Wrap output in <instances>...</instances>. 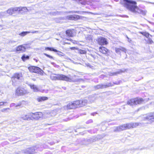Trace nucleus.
Returning <instances> with one entry per match:
<instances>
[{"mask_svg":"<svg viewBox=\"0 0 154 154\" xmlns=\"http://www.w3.org/2000/svg\"><path fill=\"white\" fill-rule=\"evenodd\" d=\"M94 88L95 89V90L102 89L101 84L98 85L96 86H94Z\"/></svg>","mask_w":154,"mask_h":154,"instance_id":"nucleus-33","label":"nucleus"},{"mask_svg":"<svg viewBox=\"0 0 154 154\" xmlns=\"http://www.w3.org/2000/svg\"><path fill=\"white\" fill-rule=\"evenodd\" d=\"M75 47H72L71 48V49H75Z\"/></svg>","mask_w":154,"mask_h":154,"instance_id":"nucleus-49","label":"nucleus"},{"mask_svg":"<svg viewBox=\"0 0 154 154\" xmlns=\"http://www.w3.org/2000/svg\"><path fill=\"white\" fill-rule=\"evenodd\" d=\"M102 77H104L105 76V75H102L101 76Z\"/></svg>","mask_w":154,"mask_h":154,"instance_id":"nucleus-51","label":"nucleus"},{"mask_svg":"<svg viewBox=\"0 0 154 154\" xmlns=\"http://www.w3.org/2000/svg\"><path fill=\"white\" fill-rule=\"evenodd\" d=\"M30 33H38L39 32L38 31H32L30 32Z\"/></svg>","mask_w":154,"mask_h":154,"instance_id":"nucleus-43","label":"nucleus"},{"mask_svg":"<svg viewBox=\"0 0 154 154\" xmlns=\"http://www.w3.org/2000/svg\"><path fill=\"white\" fill-rule=\"evenodd\" d=\"M1 51V49H0V51Z\"/></svg>","mask_w":154,"mask_h":154,"instance_id":"nucleus-58","label":"nucleus"},{"mask_svg":"<svg viewBox=\"0 0 154 154\" xmlns=\"http://www.w3.org/2000/svg\"><path fill=\"white\" fill-rule=\"evenodd\" d=\"M3 5L2 4H0V5Z\"/></svg>","mask_w":154,"mask_h":154,"instance_id":"nucleus-55","label":"nucleus"},{"mask_svg":"<svg viewBox=\"0 0 154 154\" xmlns=\"http://www.w3.org/2000/svg\"><path fill=\"white\" fill-rule=\"evenodd\" d=\"M79 52L81 54H84L86 53V51H85L82 50H80L79 51Z\"/></svg>","mask_w":154,"mask_h":154,"instance_id":"nucleus-38","label":"nucleus"},{"mask_svg":"<svg viewBox=\"0 0 154 154\" xmlns=\"http://www.w3.org/2000/svg\"><path fill=\"white\" fill-rule=\"evenodd\" d=\"M30 113L28 114H22L20 116V118L24 120H31Z\"/></svg>","mask_w":154,"mask_h":154,"instance_id":"nucleus-17","label":"nucleus"},{"mask_svg":"<svg viewBox=\"0 0 154 154\" xmlns=\"http://www.w3.org/2000/svg\"><path fill=\"white\" fill-rule=\"evenodd\" d=\"M140 33L145 36L147 38H148L149 36L152 37V35L146 32H140Z\"/></svg>","mask_w":154,"mask_h":154,"instance_id":"nucleus-23","label":"nucleus"},{"mask_svg":"<svg viewBox=\"0 0 154 154\" xmlns=\"http://www.w3.org/2000/svg\"><path fill=\"white\" fill-rule=\"evenodd\" d=\"M128 127H129V128H135L137 127V126L140 125H141V123H128Z\"/></svg>","mask_w":154,"mask_h":154,"instance_id":"nucleus-16","label":"nucleus"},{"mask_svg":"<svg viewBox=\"0 0 154 154\" xmlns=\"http://www.w3.org/2000/svg\"><path fill=\"white\" fill-rule=\"evenodd\" d=\"M68 109H73L75 108V106L73 102H70L68 103L66 106Z\"/></svg>","mask_w":154,"mask_h":154,"instance_id":"nucleus-19","label":"nucleus"},{"mask_svg":"<svg viewBox=\"0 0 154 154\" xmlns=\"http://www.w3.org/2000/svg\"><path fill=\"white\" fill-rule=\"evenodd\" d=\"M44 54L46 56H47V57H49V58H50V59H54V58H53V57H52V56H51L47 54H46V53H44Z\"/></svg>","mask_w":154,"mask_h":154,"instance_id":"nucleus-39","label":"nucleus"},{"mask_svg":"<svg viewBox=\"0 0 154 154\" xmlns=\"http://www.w3.org/2000/svg\"><path fill=\"white\" fill-rule=\"evenodd\" d=\"M48 98L47 97H40L37 98V100L39 102H42V101L47 100Z\"/></svg>","mask_w":154,"mask_h":154,"instance_id":"nucleus-22","label":"nucleus"},{"mask_svg":"<svg viewBox=\"0 0 154 154\" xmlns=\"http://www.w3.org/2000/svg\"><path fill=\"white\" fill-rule=\"evenodd\" d=\"M115 51L116 53L118 54L121 55V52L120 48H115Z\"/></svg>","mask_w":154,"mask_h":154,"instance_id":"nucleus-34","label":"nucleus"},{"mask_svg":"<svg viewBox=\"0 0 154 154\" xmlns=\"http://www.w3.org/2000/svg\"><path fill=\"white\" fill-rule=\"evenodd\" d=\"M6 16H7V15L6 11L0 12V18Z\"/></svg>","mask_w":154,"mask_h":154,"instance_id":"nucleus-31","label":"nucleus"},{"mask_svg":"<svg viewBox=\"0 0 154 154\" xmlns=\"http://www.w3.org/2000/svg\"><path fill=\"white\" fill-rule=\"evenodd\" d=\"M51 14H52L54 15H55L56 14V13L55 12H53L51 13Z\"/></svg>","mask_w":154,"mask_h":154,"instance_id":"nucleus-45","label":"nucleus"},{"mask_svg":"<svg viewBox=\"0 0 154 154\" xmlns=\"http://www.w3.org/2000/svg\"><path fill=\"white\" fill-rule=\"evenodd\" d=\"M88 122L89 123H91L93 122V121L92 120H90Z\"/></svg>","mask_w":154,"mask_h":154,"instance_id":"nucleus-47","label":"nucleus"},{"mask_svg":"<svg viewBox=\"0 0 154 154\" xmlns=\"http://www.w3.org/2000/svg\"><path fill=\"white\" fill-rule=\"evenodd\" d=\"M26 48L23 45H20L17 47L16 51L19 53H23L25 51Z\"/></svg>","mask_w":154,"mask_h":154,"instance_id":"nucleus-14","label":"nucleus"},{"mask_svg":"<svg viewBox=\"0 0 154 154\" xmlns=\"http://www.w3.org/2000/svg\"><path fill=\"white\" fill-rule=\"evenodd\" d=\"M128 41L129 42H131V39H129L128 40Z\"/></svg>","mask_w":154,"mask_h":154,"instance_id":"nucleus-50","label":"nucleus"},{"mask_svg":"<svg viewBox=\"0 0 154 154\" xmlns=\"http://www.w3.org/2000/svg\"><path fill=\"white\" fill-rule=\"evenodd\" d=\"M29 92L28 91L22 87H19L16 91V94L19 96H22L29 94Z\"/></svg>","mask_w":154,"mask_h":154,"instance_id":"nucleus-3","label":"nucleus"},{"mask_svg":"<svg viewBox=\"0 0 154 154\" xmlns=\"http://www.w3.org/2000/svg\"><path fill=\"white\" fill-rule=\"evenodd\" d=\"M16 7L17 12L19 14H23L28 11V9L26 7Z\"/></svg>","mask_w":154,"mask_h":154,"instance_id":"nucleus-10","label":"nucleus"},{"mask_svg":"<svg viewBox=\"0 0 154 154\" xmlns=\"http://www.w3.org/2000/svg\"><path fill=\"white\" fill-rule=\"evenodd\" d=\"M143 101L142 98H136L133 99L129 100L127 102V104L131 106L141 104Z\"/></svg>","mask_w":154,"mask_h":154,"instance_id":"nucleus-4","label":"nucleus"},{"mask_svg":"<svg viewBox=\"0 0 154 154\" xmlns=\"http://www.w3.org/2000/svg\"><path fill=\"white\" fill-rule=\"evenodd\" d=\"M21 59L22 60L24 61L29 59V56L25 55H23Z\"/></svg>","mask_w":154,"mask_h":154,"instance_id":"nucleus-30","label":"nucleus"},{"mask_svg":"<svg viewBox=\"0 0 154 154\" xmlns=\"http://www.w3.org/2000/svg\"><path fill=\"white\" fill-rule=\"evenodd\" d=\"M80 101L81 105L80 106H82L85 105L88 102L87 100H80Z\"/></svg>","mask_w":154,"mask_h":154,"instance_id":"nucleus-25","label":"nucleus"},{"mask_svg":"<svg viewBox=\"0 0 154 154\" xmlns=\"http://www.w3.org/2000/svg\"><path fill=\"white\" fill-rule=\"evenodd\" d=\"M66 34L69 36H72V32L71 30H67L66 31Z\"/></svg>","mask_w":154,"mask_h":154,"instance_id":"nucleus-28","label":"nucleus"},{"mask_svg":"<svg viewBox=\"0 0 154 154\" xmlns=\"http://www.w3.org/2000/svg\"><path fill=\"white\" fill-rule=\"evenodd\" d=\"M127 38L128 39V40L129 39V38L128 36L127 37Z\"/></svg>","mask_w":154,"mask_h":154,"instance_id":"nucleus-53","label":"nucleus"},{"mask_svg":"<svg viewBox=\"0 0 154 154\" xmlns=\"http://www.w3.org/2000/svg\"><path fill=\"white\" fill-rule=\"evenodd\" d=\"M108 50L104 47H100L99 48V51L103 54H106L107 53Z\"/></svg>","mask_w":154,"mask_h":154,"instance_id":"nucleus-20","label":"nucleus"},{"mask_svg":"<svg viewBox=\"0 0 154 154\" xmlns=\"http://www.w3.org/2000/svg\"><path fill=\"white\" fill-rule=\"evenodd\" d=\"M9 109H10V108H4V109H2L1 110V112H5L7 111L8 110H9Z\"/></svg>","mask_w":154,"mask_h":154,"instance_id":"nucleus-40","label":"nucleus"},{"mask_svg":"<svg viewBox=\"0 0 154 154\" xmlns=\"http://www.w3.org/2000/svg\"><path fill=\"white\" fill-rule=\"evenodd\" d=\"M109 75L110 76H113V73L111 72H109Z\"/></svg>","mask_w":154,"mask_h":154,"instance_id":"nucleus-44","label":"nucleus"},{"mask_svg":"<svg viewBox=\"0 0 154 154\" xmlns=\"http://www.w3.org/2000/svg\"><path fill=\"white\" fill-rule=\"evenodd\" d=\"M122 3L124 6L129 10L135 14H141L145 15L146 13L140 9L137 6V2L131 0H123Z\"/></svg>","mask_w":154,"mask_h":154,"instance_id":"nucleus-1","label":"nucleus"},{"mask_svg":"<svg viewBox=\"0 0 154 154\" xmlns=\"http://www.w3.org/2000/svg\"><path fill=\"white\" fill-rule=\"evenodd\" d=\"M13 85H14V83H13Z\"/></svg>","mask_w":154,"mask_h":154,"instance_id":"nucleus-56","label":"nucleus"},{"mask_svg":"<svg viewBox=\"0 0 154 154\" xmlns=\"http://www.w3.org/2000/svg\"><path fill=\"white\" fill-rule=\"evenodd\" d=\"M125 71V70H122V69H119V70L116 72H114L113 73V76L116 75L118 74H121L122 72H124Z\"/></svg>","mask_w":154,"mask_h":154,"instance_id":"nucleus-24","label":"nucleus"},{"mask_svg":"<svg viewBox=\"0 0 154 154\" xmlns=\"http://www.w3.org/2000/svg\"><path fill=\"white\" fill-rule=\"evenodd\" d=\"M74 104L75 105V108L77 107L79 105L80 106V100H77L73 102Z\"/></svg>","mask_w":154,"mask_h":154,"instance_id":"nucleus-27","label":"nucleus"},{"mask_svg":"<svg viewBox=\"0 0 154 154\" xmlns=\"http://www.w3.org/2000/svg\"><path fill=\"white\" fill-rule=\"evenodd\" d=\"M45 50H49L50 51H53L55 52H57L58 51L56 49L54 48H50L47 47L45 48Z\"/></svg>","mask_w":154,"mask_h":154,"instance_id":"nucleus-29","label":"nucleus"},{"mask_svg":"<svg viewBox=\"0 0 154 154\" xmlns=\"http://www.w3.org/2000/svg\"><path fill=\"white\" fill-rule=\"evenodd\" d=\"M76 76L75 75L71 77L70 75L66 76L63 74H52L50 76V78L52 80H62L71 82L77 81V79H74L73 78V77H75Z\"/></svg>","mask_w":154,"mask_h":154,"instance_id":"nucleus-2","label":"nucleus"},{"mask_svg":"<svg viewBox=\"0 0 154 154\" xmlns=\"http://www.w3.org/2000/svg\"><path fill=\"white\" fill-rule=\"evenodd\" d=\"M36 149V146H33L23 150V152L25 154H34Z\"/></svg>","mask_w":154,"mask_h":154,"instance_id":"nucleus-7","label":"nucleus"},{"mask_svg":"<svg viewBox=\"0 0 154 154\" xmlns=\"http://www.w3.org/2000/svg\"><path fill=\"white\" fill-rule=\"evenodd\" d=\"M79 18V16L76 15H70L66 17L67 19L71 20H76Z\"/></svg>","mask_w":154,"mask_h":154,"instance_id":"nucleus-15","label":"nucleus"},{"mask_svg":"<svg viewBox=\"0 0 154 154\" xmlns=\"http://www.w3.org/2000/svg\"><path fill=\"white\" fill-rule=\"evenodd\" d=\"M31 32L30 31H26L23 32H22L20 33L19 35L22 36H25L27 34Z\"/></svg>","mask_w":154,"mask_h":154,"instance_id":"nucleus-26","label":"nucleus"},{"mask_svg":"<svg viewBox=\"0 0 154 154\" xmlns=\"http://www.w3.org/2000/svg\"><path fill=\"white\" fill-rule=\"evenodd\" d=\"M43 115L42 112H36L35 113H30L31 120L35 119L38 120L43 116Z\"/></svg>","mask_w":154,"mask_h":154,"instance_id":"nucleus-6","label":"nucleus"},{"mask_svg":"<svg viewBox=\"0 0 154 154\" xmlns=\"http://www.w3.org/2000/svg\"><path fill=\"white\" fill-rule=\"evenodd\" d=\"M101 85L102 89L106 88L107 87L112 86L113 85L111 83H108L106 85L101 84Z\"/></svg>","mask_w":154,"mask_h":154,"instance_id":"nucleus-21","label":"nucleus"},{"mask_svg":"<svg viewBox=\"0 0 154 154\" xmlns=\"http://www.w3.org/2000/svg\"><path fill=\"white\" fill-rule=\"evenodd\" d=\"M50 115H48V116H47V117H50Z\"/></svg>","mask_w":154,"mask_h":154,"instance_id":"nucleus-52","label":"nucleus"},{"mask_svg":"<svg viewBox=\"0 0 154 154\" xmlns=\"http://www.w3.org/2000/svg\"><path fill=\"white\" fill-rule=\"evenodd\" d=\"M96 41L97 43L101 45H105L108 43L106 39L102 37H100L96 39Z\"/></svg>","mask_w":154,"mask_h":154,"instance_id":"nucleus-9","label":"nucleus"},{"mask_svg":"<svg viewBox=\"0 0 154 154\" xmlns=\"http://www.w3.org/2000/svg\"><path fill=\"white\" fill-rule=\"evenodd\" d=\"M148 38V42L150 44H151L153 43V41L152 40V39L151 38L149 37Z\"/></svg>","mask_w":154,"mask_h":154,"instance_id":"nucleus-36","label":"nucleus"},{"mask_svg":"<svg viewBox=\"0 0 154 154\" xmlns=\"http://www.w3.org/2000/svg\"><path fill=\"white\" fill-rule=\"evenodd\" d=\"M119 48L120 51H122L124 52L125 53L126 52V48L122 47H120Z\"/></svg>","mask_w":154,"mask_h":154,"instance_id":"nucleus-35","label":"nucleus"},{"mask_svg":"<svg viewBox=\"0 0 154 154\" xmlns=\"http://www.w3.org/2000/svg\"><path fill=\"white\" fill-rule=\"evenodd\" d=\"M22 78V75L21 73H15L13 75L12 77V79L14 80L16 79L20 80Z\"/></svg>","mask_w":154,"mask_h":154,"instance_id":"nucleus-11","label":"nucleus"},{"mask_svg":"<svg viewBox=\"0 0 154 154\" xmlns=\"http://www.w3.org/2000/svg\"><path fill=\"white\" fill-rule=\"evenodd\" d=\"M16 42V41H12L10 42L11 43H14Z\"/></svg>","mask_w":154,"mask_h":154,"instance_id":"nucleus-46","label":"nucleus"},{"mask_svg":"<svg viewBox=\"0 0 154 154\" xmlns=\"http://www.w3.org/2000/svg\"><path fill=\"white\" fill-rule=\"evenodd\" d=\"M128 123L124 124L118 127H116L114 130V131H122L129 129L128 127Z\"/></svg>","mask_w":154,"mask_h":154,"instance_id":"nucleus-8","label":"nucleus"},{"mask_svg":"<svg viewBox=\"0 0 154 154\" xmlns=\"http://www.w3.org/2000/svg\"><path fill=\"white\" fill-rule=\"evenodd\" d=\"M2 27V26L0 25V27Z\"/></svg>","mask_w":154,"mask_h":154,"instance_id":"nucleus-54","label":"nucleus"},{"mask_svg":"<svg viewBox=\"0 0 154 154\" xmlns=\"http://www.w3.org/2000/svg\"><path fill=\"white\" fill-rule=\"evenodd\" d=\"M28 85L30 87V88L33 90V91L38 92L39 91V90L37 86L31 84H28Z\"/></svg>","mask_w":154,"mask_h":154,"instance_id":"nucleus-18","label":"nucleus"},{"mask_svg":"<svg viewBox=\"0 0 154 154\" xmlns=\"http://www.w3.org/2000/svg\"><path fill=\"white\" fill-rule=\"evenodd\" d=\"M144 120H151V121H154V113H151L148 114L146 117H144Z\"/></svg>","mask_w":154,"mask_h":154,"instance_id":"nucleus-12","label":"nucleus"},{"mask_svg":"<svg viewBox=\"0 0 154 154\" xmlns=\"http://www.w3.org/2000/svg\"><path fill=\"white\" fill-rule=\"evenodd\" d=\"M97 114L96 113H92V115L93 116H94V114Z\"/></svg>","mask_w":154,"mask_h":154,"instance_id":"nucleus-48","label":"nucleus"},{"mask_svg":"<svg viewBox=\"0 0 154 154\" xmlns=\"http://www.w3.org/2000/svg\"><path fill=\"white\" fill-rule=\"evenodd\" d=\"M79 3L83 5H84L86 3V2L85 1L82 2V0H79Z\"/></svg>","mask_w":154,"mask_h":154,"instance_id":"nucleus-42","label":"nucleus"},{"mask_svg":"<svg viewBox=\"0 0 154 154\" xmlns=\"http://www.w3.org/2000/svg\"><path fill=\"white\" fill-rule=\"evenodd\" d=\"M28 69L31 72L38 73L41 75H43V71L38 67L32 66L29 67Z\"/></svg>","mask_w":154,"mask_h":154,"instance_id":"nucleus-5","label":"nucleus"},{"mask_svg":"<svg viewBox=\"0 0 154 154\" xmlns=\"http://www.w3.org/2000/svg\"><path fill=\"white\" fill-rule=\"evenodd\" d=\"M86 40H88L89 41L92 40V36L90 35H87L86 36Z\"/></svg>","mask_w":154,"mask_h":154,"instance_id":"nucleus-32","label":"nucleus"},{"mask_svg":"<svg viewBox=\"0 0 154 154\" xmlns=\"http://www.w3.org/2000/svg\"><path fill=\"white\" fill-rule=\"evenodd\" d=\"M6 103V102H0V106H2L4 105L5 103Z\"/></svg>","mask_w":154,"mask_h":154,"instance_id":"nucleus-41","label":"nucleus"},{"mask_svg":"<svg viewBox=\"0 0 154 154\" xmlns=\"http://www.w3.org/2000/svg\"><path fill=\"white\" fill-rule=\"evenodd\" d=\"M17 12L16 7H13L8 9L6 11V14H8L9 15H11L12 14H15Z\"/></svg>","mask_w":154,"mask_h":154,"instance_id":"nucleus-13","label":"nucleus"},{"mask_svg":"<svg viewBox=\"0 0 154 154\" xmlns=\"http://www.w3.org/2000/svg\"><path fill=\"white\" fill-rule=\"evenodd\" d=\"M114 84H116V83H114Z\"/></svg>","mask_w":154,"mask_h":154,"instance_id":"nucleus-57","label":"nucleus"},{"mask_svg":"<svg viewBox=\"0 0 154 154\" xmlns=\"http://www.w3.org/2000/svg\"><path fill=\"white\" fill-rule=\"evenodd\" d=\"M95 141L96 140L94 138H91L88 140V141H89L90 143H92Z\"/></svg>","mask_w":154,"mask_h":154,"instance_id":"nucleus-37","label":"nucleus"}]
</instances>
